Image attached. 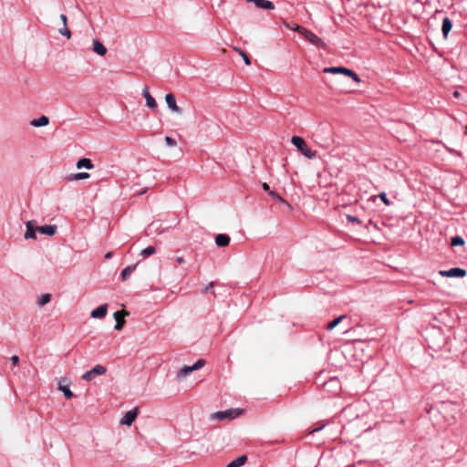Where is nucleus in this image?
Here are the masks:
<instances>
[{"mask_svg": "<svg viewBox=\"0 0 467 467\" xmlns=\"http://www.w3.org/2000/svg\"><path fill=\"white\" fill-rule=\"evenodd\" d=\"M205 365V360L202 358L198 359L192 366H183L177 372V379L183 380L186 377H188L192 371L198 370L203 368Z\"/></svg>", "mask_w": 467, "mask_h": 467, "instance_id": "7ed1b4c3", "label": "nucleus"}, {"mask_svg": "<svg viewBox=\"0 0 467 467\" xmlns=\"http://www.w3.org/2000/svg\"><path fill=\"white\" fill-rule=\"evenodd\" d=\"M60 19L62 20L64 26L67 25V18L66 15L61 14L60 15Z\"/></svg>", "mask_w": 467, "mask_h": 467, "instance_id": "a19ab883", "label": "nucleus"}, {"mask_svg": "<svg viewBox=\"0 0 467 467\" xmlns=\"http://www.w3.org/2000/svg\"><path fill=\"white\" fill-rule=\"evenodd\" d=\"M213 288V282H210L202 290V293H207L208 291H210L211 289Z\"/></svg>", "mask_w": 467, "mask_h": 467, "instance_id": "c9c22d12", "label": "nucleus"}, {"mask_svg": "<svg viewBox=\"0 0 467 467\" xmlns=\"http://www.w3.org/2000/svg\"><path fill=\"white\" fill-rule=\"evenodd\" d=\"M92 50L99 56H105L107 53L106 47L99 40L93 39L92 41Z\"/></svg>", "mask_w": 467, "mask_h": 467, "instance_id": "2eb2a0df", "label": "nucleus"}, {"mask_svg": "<svg viewBox=\"0 0 467 467\" xmlns=\"http://www.w3.org/2000/svg\"><path fill=\"white\" fill-rule=\"evenodd\" d=\"M58 32H59L60 35H62L63 36H66L67 39H69L71 37V32L67 28V25H66V26L63 25V27L60 28L58 30Z\"/></svg>", "mask_w": 467, "mask_h": 467, "instance_id": "c756f323", "label": "nucleus"}, {"mask_svg": "<svg viewBox=\"0 0 467 467\" xmlns=\"http://www.w3.org/2000/svg\"><path fill=\"white\" fill-rule=\"evenodd\" d=\"M285 26L291 30H294V31H298L300 26L296 25V24H285Z\"/></svg>", "mask_w": 467, "mask_h": 467, "instance_id": "f704fd0d", "label": "nucleus"}, {"mask_svg": "<svg viewBox=\"0 0 467 467\" xmlns=\"http://www.w3.org/2000/svg\"><path fill=\"white\" fill-rule=\"evenodd\" d=\"M306 39L310 44H312L313 46H315L317 47H326L324 41L319 36H317L316 34H314L313 32H310L307 35V36L306 37Z\"/></svg>", "mask_w": 467, "mask_h": 467, "instance_id": "dca6fc26", "label": "nucleus"}, {"mask_svg": "<svg viewBox=\"0 0 467 467\" xmlns=\"http://www.w3.org/2000/svg\"><path fill=\"white\" fill-rule=\"evenodd\" d=\"M137 415H138L137 408L130 410L123 415V417L120 419L119 423L121 425L130 426L133 423V421L136 420Z\"/></svg>", "mask_w": 467, "mask_h": 467, "instance_id": "6e6552de", "label": "nucleus"}, {"mask_svg": "<svg viewBox=\"0 0 467 467\" xmlns=\"http://www.w3.org/2000/svg\"><path fill=\"white\" fill-rule=\"evenodd\" d=\"M26 233H25V239H36V234L38 233L37 232V226L36 225V222L31 220V221H28L26 223Z\"/></svg>", "mask_w": 467, "mask_h": 467, "instance_id": "9b49d317", "label": "nucleus"}, {"mask_svg": "<svg viewBox=\"0 0 467 467\" xmlns=\"http://www.w3.org/2000/svg\"><path fill=\"white\" fill-rule=\"evenodd\" d=\"M323 71H324V73H332V74H336L337 72H344V75L351 78L355 82H357V83L360 82L359 77L354 71H352L351 69H348L347 67H325Z\"/></svg>", "mask_w": 467, "mask_h": 467, "instance_id": "39448f33", "label": "nucleus"}, {"mask_svg": "<svg viewBox=\"0 0 467 467\" xmlns=\"http://www.w3.org/2000/svg\"><path fill=\"white\" fill-rule=\"evenodd\" d=\"M48 124H49V119L45 115L39 117L37 119H35L30 122V125L33 127H36V128L45 127V126H47Z\"/></svg>", "mask_w": 467, "mask_h": 467, "instance_id": "aec40b11", "label": "nucleus"}, {"mask_svg": "<svg viewBox=\"0 0 467 467\" xmlns=\"http://www.w3.org/2000/svg\"><path fill=\"white\" fill-rule=\"evenodd\" d=\"M176 262L178 264H182V263H184V258L182 256H178V257H176Z\"/></svg>", "mask_w": 467, "mask_h": 467, "instance_id": "a18cd8bd", "label": "nucleus"}, {"mask_svg": "<svg viewBox=\"0 0 467 467\" xmlns=\"http://www.w3.org/2000/svg\"><path fill=\"white\" fill-rule=\"evenodd\" d=\"M113 254L112 252H108L106 254H105V258L106 259H110L112 257Z\"/></svg>", "mask_w": 467, "mask_h": 467, "instance_id": "49530a36", "label": "nucleus"}, {"mask_svg": "<svg viewBox=\"0 0 467 467\" xmlns=\"http://www.w3.org/2000/svg\"><path fill=\"white\" fill-rule=\"evenodd\" d=\"M146 191L145 190H141V192H140V194H143Z\"/></svg>", "mask_w": 467, "mask_h": 467, "instance_id": "8fccbe9b", "label": "nucleus"}, {"mask_svg": "<svg viewBox=\"0 0 467 467\" xmlns=\"http://www.w3.org/2000/svg\"><path fill=\"white\" fill-rule=\"evenodd\" d=\"M269 194L271 196H273L275 200H277L278 202H285V200L279 195L277 194L276 192H269Z\"/></svg>", "mask_w": 467, "mask_h": 467, "instance_id": "72a5a7b5", "label": "nucleus"}, {"mask_svg": "<svg viewBox=\"0 0 467 467\" xmlns=\"http://www.w3.org/2000/svg\"><path fill=\"white\" fill-rule=\"evenodd\" d=\"M463 244H464V240H463L462 237H461L459 235L453 236L451 239V246H458V245H463Z\"/></svg>", "mask_w": 467, "mask_h": 467, "instance_id": "cd10ccee", "label": "nucleus"}, {"mask_svg": "<svg viewBox=\"0 0 467 467\" xmlns=\"http://www.w3.org/2000/svg\"><path fill=\"white\" fill-rule=\"evenodd\" d=\"M108 312V305L104 304L92 310L90 313V317L95 319H102L106 317Z\"/></svg>", "mask_w": 467, "mask_h": 467, "instance_id": "ddd939ff", "label": "nucleus"}, {"mask_svg": "<svg viewBox=\"0 0 467 467\" xmlns=\"http://www.w3.org/2000/svg\"><path fill=\"white\" fill-rule=\"evenodd\" d=\"M230 243V237L224 234H219L215 236V244L219 247H225Z\"/></svg>", "mask_w": 467, "mask_h": 467, "instance_id": "a211bd4d", "label": "nucleus"}, {"mask_svg": "<svg viewBox=\"0 0 467 467\" xmlns=\"http://www.w3.org/2000/svg\"><path fill=\"white\" fill-rule=\"evenodd\" d=\"M451 27H452L451 20L448 16L444 17L442 20V26H441V31H442L444 37H447L448 34L451 30Z\"/></svg>", "mask_w": 467, "mask_h": 467, "instance_id": "412c9836", "label": "nucleus"}, {"mask_svg": "<svg viewBox=\"0 0 467 467\" xmlns=\"http://www.w3.org/2000/svg\"><path fill=\"white\" fill-rule=\"evenodd\" d=\"M323 427H324V425H323V426H321L320 428L314 429V430L312 431V432H314V431H317L321 430Z\"/></svg>", "mask_w": 467, "mask_h": 467, "instance_id": "09e8293b", "label": "nucleus"}, {"mask_svg": "<svg viewBox=\"0 0 467 467\" xmlns=\"http://www.w3.org/2000/svg\"><path fill=\"white\" fill-rule=\"evenodd\" d=\"M379 198L381 199L382 202H384L386 204H389V201L387 199V195L385 192H381L379 194Z\"/></svg>", "mask_w": 467, "mask_h": 467, "instance_id": "4c0bfd02", "label": "nucleus"}, {"mask_svg": "<svg viewBox=\"0 0 467 467\" xmlns=\"http://www.w3.org/2000/svg\"><path fill=\"white\" fill-rule=\"evenodd\" d=\"M466 130H467V125H466Z\"/></svg>", "mask_w": 467, "mask_h": 467, "instance_id": "3c124183", "label": "nucleus"}, {"mask_svg": "<svg viewBox=\"0 0 467 467\" xmlns=\"http://www.w3.org/2000/svg\"><path fill=\"white\" fill-rule=\"evenodd\" d=\"M77 168L78 169H82V168H86L88 170H91L94 168V165L91 161L90 159H88V158H82L80 160L78 161L77 162Z\"/></svg>", "mask_w": 467, "mask_h": 467, "instance_id": "4be33fe9", "label": "nucleus"}, {"mask_svg": "<svg viewBox=\"0 0 467 467\" xmlns=\"http://www.w3.org/2000/svg\"><path fill=\"white\" fill-rule=\"evenodd\" d=\"M51 297L50 294H43L39 296L36 301L37 306L40 307L44 306L51 301Z\"/></svg>", "mask_w": 467, "mask_h": 467, "instance_id": "b1692460", "label": "nucleus"}, {"mask_svg": "<svg viewBox=\"0 0 467 467\" xmlns=\"http://www.w3.org/2000/svg\"><path fill=\"white\" fill-rule=\"evenodd\" d=\"M324 388L328 391H337L340 389L339 381L337 378H332L324 384Z\"/></svg>", "mask_w": 467, "mask_h": 467, "instance_id": "6ab92c4d", "label": "nucleus"}, {"mask_svg": "<svg viewBox=\"0 0 467 467\" xmlns=\"http://www.w3.org/2000/svg\"><path fill=\"white\" fill-rule=\"evenodd\" d=\"M246 461L247 457L245 455H242L232 461L225 467H241L246 462Z\"/></svg>", "mask_w": 467, "mask_h": 467, "instance_id": "5701e85b", "label": "nucleus"}, {"mask_svg": "<svg viewBox=\"0 0 467 467\" xmlns=\"http://www.w3.org/2000/svg\"><path fill=\"white\" fill-rule=\"evenodd\" d=\"M452 96H453V98H455V99H459V98L461 97V93H460L458 90H454V91L452 92Z\"/></svg>", "mask_w": 467, "mask_h": 467, "instance_id": "37998d69", "label": "nucleus"}, {"mask_svg": "<svg viewBox=\"0 0 467 467\" xmlns=\"http://www.w3.org/2000/svg\"><path fill=\"white\" fill-rule=\"evenodd\" d=\"M107 372V368L102 365H96L93 368L90 370L85 372L82 375V379L85 381H92L96 377L98 376H103Z\"/></svg>", "mask_w": 467, "mask_h": 467, "instance_id": "423d86ee", "label": "nucleus"}, {"mask_svg": "<svg viewBox=\"0 0 467 467\" xmlns=\"http://www.w3.org/2000/svg\"><path fill=\"white\" fill-rule=\"evenodd\" d=\"M262 188H263L265 192H272V191L270 190V188H269V185H268L266 182H264V183L262 184Z\"/></svg>", "mask_w": 467, "mask_h": 467, "instance_id": "79ce46f5", "label": "nucleus"}, {"mask_svg": "<svg viewBox=\"0 0 467 467\" xmlns=\"http://www.w3.org/2000/svg\"><path fill=\"white\" fill-rule=\"evenodd\" d=\"M37 232L46 234L48 236H53L57 232V225L55 224H46L43 226H37Z\"/></svg>", "mask_w": 467, "mask_h": 467, "instance_id": "f3484780", "label": "nucleus"}, {"mask_svg": "<svg viewBox=\"0 0 467 467\" xmlns=\"http://www.w3.org/2000/svg\"><path fill=\"white\" fill-rule=\"evenodd\" d=\"M247 2L253 3L256 8L265 9V10H273L275 9V5L273 2L269 0H246Z\"/></svg>", "mask_w": 467, "mask_h": 467, "instance_id": "f8f14e48", "label": "nucleus"}, {"mask_svg": "<svg viewBox=\"0 0 467 467\" xmlns=\"http://www.w3.org/2000/svg\"><path fill=\"white\" fill-rule=\"evenodd\" d=\"M337 324L338 323H327V330H328V331L333 330Z\"/></svg>", "mask_w": 467, "mask_h": 467, "instance_id": "58836bf2", "label": "nucleus"}, {"mask_svg": "<svg viewBox=\"0 0 467 467\" xmlns=\"http://www.w3.org/2000/svg\"><path fill=\"white\" fill-rule=\"evenodd\" d=\"M123 324L124 323H116L115 329L116 330H120L122 328V327H123Z\"/></svg>", "mask_w": 467, "mask_h": 467, "instance_id": "c03bdc74", "label": "nucleus"}, {"mask_svg": "<svg viewBox=\"0 0 467 467\" xmlns=\"http://www.w3.org/2000/svg\"><path fill=\"white\" fill-rule=\"evenodd\" d=\"M57 388L60 391L63 392L67 399H71L73 397V393L69 389V381L66 378H61L58 379Z\"/></svg>", "mask_w": 467, "mask_h": 467, "instance_id": "1a4fd4ad", "label": "nucleus"}, {"mask_svg": "<svg viewBox=\"0 0 467 467\" xmlns=\"http://www.w3.org/2000/svg\"><path fill=\"white\" fill-rule=\"evenodd\" d=\"M323 71H324V73H332V74H336L337 72H344V75L351 78L355 82H357V83L360 82L359 77L354 71H352L351 69H348L347 67H325Z\"/></svg>", "mask_w": 467, "mask_h": 467, "instance_id": "20e7f679", "label": "nucleus"}, {"mask_svg": "<svg viewBox=\"0 0 467 467\" xmlns=\"http://www.w3.org/2000/svg\"><path fill=\"white\" fill-rule=\"evenodd\" d=\"M345 318H347V316L341 315V316L335 317L332 321L339 322V321H343Z\"/></svg>", "mask_w": 467, "mask_h": 467, "instance_id": "ea45409f", "label": "nucleus"}, {"mask_svg": "<svg viewBox=\"0 0 467 467\" xmlns=\"http://www.w3.org/2000/svg\"><path fill=\"white\" fill-rule=\"evenodd\" d=\"M291 143L307 159L312 160L316 158V152L311 150L305 140L299 136H293Z\"/></svg>", "mask_w": 467, "mask_h": 467, "instance_id": "f257e3e1", "label": "nucleus"}, {"mask_svg": "<svg viewBox=\"0 0 467 467\" xmlns=\"http://www.w3.org/2000/svg\"><path fill=\"white\" fill-rule=\"evenodd\" d=\"M142 95L146 99V106L151 109H157V102L155 99L150 94L149 89L145 87L142 90Z\"/></svg>", "mask_w": 467, "mask_h": 467, "instance_id": "4468645a", "label": "nucleus"}, {"mask_svg": "<svg viewBox=\"0 0 467 467\" xmlns=\"http://www.w3.org/2000/svg\"><path fill=\"white\" fill-rule=\"evenodd\" d=\"M165 142L168 147H175L177 145V141L169 136L165 137Z\"/></svg>", "mask_w": 467, "mask_h": 467, "instance_id": "2f4dec72", "label": "nucleus"}, {"mask_svg": "<svg viewBox=\"0 0 467 467\" xmlns=\"http://www.w3.org/2000/svg\"><path fill=\"white\" fill-rule=\"evenodd\" d=\"M439 274L446 277H464L467 274L465 269L455 267L449 270H441Z\"/></svg>", "mask_w": 467, "mask_h": 467, "instance_id": "0eeeda50", "label": "nucleus"}, {"mask_svg": "<svg viewBox=\"0 0 467 467\" xmlns=\"http://www.w3.org/2000/svg\"><path fill=\"white\" fill-rule=\"evenodd\" d=\"M241 413L242 410L239 409H229L211 414L210 420L214 421L229 420L237 418Z\"/></svg>", "mask_w": 467, "mask_h": 467, "instance_id": "f03ea898", "label": "nucleus"}, {"mask_svg": "<svg viewBox=\"0 0 467 467\" xmlns=\"http://www.w3.org/2000/svg\"><path fill=\"white\" fill-rule=\"evenodd\" d=\"M348 221H350V222H355V221H357V219H356L354 216H351V215H348Z\"/></svg>", "mask_w": 467, "mask_h": 467, "instance_id": "de8ad7c7", "label": "nucleus"}, {"mask_svg": "<svg viewBox=\"0 0 467 467\" xmlns=\"http://www.w3.org/2000/svg\"><path fill=\"white\" fill-rule=\"evenodd\" d=\"M11 361H12L14 366H16L19 363V357L16 356V355L12 356L11 357Z\"/></svg>", "mask_w": 467, "mask_h": 467, "instance_id": "e433bc0d", "label": "nucleus"}, {"mask_svg": "<svg viewBox=\"0 0 467 467\" xmlns=\"http://www.w3.org/2000/svg\"><path fill=\"white\" fill-rule=\"evenodd\" d=\"M165 101L167 103V106L168 108L177 113V114H182V110L180 107H178L177 103H176V99H175V97L173 94L171 93H168L166 94L165 96Z\"/></svg>", "mask_w": 467, "mask_h": 467, "instance_id": "9d476101", "label": "nucleus"}, {"mask_svg": "<svg viewBox=\"0 0 467 467\" xmlns=\"http://www.w3.org/2000/svg\"><path fill=\"white\" fill-rule=\"evenodd\" d=\"M299 34H301L305 38L307 36V35L311 32L309 31L308 29L303 27V26H300L298 31H297Z\"/></svg>", "mask_w": 467, "mask_h": 467, "instance_id": "473e14b6", "label": "nucleus"}, {"mask_svg": "<svg viewBox=\"0 0 467 467\" xmlns=\"http://www.w3.org/2000/svg\"><path fill=\"white\" fill-rule=\"evenodd\" d=\"M90 177L89 173L88 172H78L72 176L73 180H85L88 179Z\"/></svg>", "mask_w": 467, "mask_h": 467, "instance_id": "7c9ffc66", "label": "nucleus"}, {"mask_svg": "<svg viewBox=\"0 0 467 467\" xmlns=\"http://www.w3.org/2000/svg\"><path fill=\"white\" fill-rule=\"evenodd\" d=\"M135 267H136V265H131L127 266L126 268H124L121 271V277H122L123 281H125L130 276V275L133 272Z\"/></svg>", "mask_w": 467, "mask_h": 467, "instance_id": "a878e982", "label": "nucleus"}, {"mask_svg": "<svg viewBox=\"0 0 467 467\" xmlns=\"http://www.w3.org/2000/svg\"><path fill=\"white\" fill-rule=\"evenodd\" d=\"M234 49L242 57V58L244 59V62L245 65H247V66L251 65V60H250L249 57L246 55L245 52H244L242 49L237 48V47H235Z\"/></svg>", "mask_w": 467, "mask_h": 467, "instance_id": "c85d7f7f", "label": "nucleus"}, {"mask_svg": "<svg viewBox=\"0 0 467 467\" xmlns=\"http://www.w3.org/2000/svg\"><path fill=\"white\" fill-rule=\"evenodd\" d=\"M130 313L126 310L116 311L113 315L115 321H124L125 317H128Z\"/></svg>", "mask_w": 467, "mask_h": 467, "instance_id": "393cba45", "label": "nucleus"}, {"mask_svg": "<svg viewBox=\"0 0 467 467\" xmlns=\"http://www.w3.org/2000/svg\"><path fill=\"white\" fill-rule=\"evenodd\" d=\"M155 252H156V249L154 246H148V247L144 248L143 250H141L140 255H142L143 257H148V256H150L153 254H155Z\"/></svg>", "mask_w": 467, "mask_h": 467, "instance_id": "bb28decb", "label": "nucleus"}]
</instances>
